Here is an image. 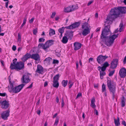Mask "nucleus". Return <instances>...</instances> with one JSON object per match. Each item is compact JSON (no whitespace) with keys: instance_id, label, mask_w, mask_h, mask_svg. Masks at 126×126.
Returning a JSON list of instances; mask_svg holds the SVG:
<instances>
[{"instance_id":"f257e3e1","label":"nucleus","mask_w":126,"mask_h":126,"mask_svg":"<svg viewBox=\"0 0 126 126\" xmlns=\"http://www.w3.org/2000/svg\"><path fill=\"white\" fill-rule=\"evenodd\" d=\"M126 13V7L119 6L112 8L109 14L107 16L106 21L105 22V27L102 31L101 38L105 44L110 47L112 46L114 43V40L118 37V34H114L110 37L107 36L111 34L110 25L112 21L115 19L119 17L121 13Z\"/></svg>"},{"instance_id":"f03ea898","label":"nucleus","mask_w":126,"mask_h":126,"mask_svg":"<svg viewBox=\"0 0 126 126\" xmlns=\"http://www.w3.org/2000/svg\"><path fill=\"white\" fill-rule=\"evenodd\" d=\"M107 85L110 92L112 93V99L113 100L115 98V94L116 88V84L115 82L110 79V78H107Z\"/></svg>"},{"instance_id":"7ed1b4c3","label":"nucleus","mask_w":126,"mask_h":126,"mask_svg":"<svg viewBox=\"0 0 126 126\" xmlns=\"http://www.w3.org/2000/svg\"><path fill=\"white\" fill-rule=\"evenodd\" d=\"M17 60L16 58H15L13 61V63H11L10 66L11 69H15L17 71L24 69V63L20 61L19 62H17L16 63V62Z\"/></svg>"},{"instance_id":"20e7f679","label":"nucleus","mask_w":126,"mask_h":126,"mask_svg":"<svg viewBox=\"0 0 126 126\" xmlns=\"http://www.w3.org/2000/svg\"><path fill=\"white\" fill-rule=\"evenodd\" d=\"M54 41L53 40H50L47 41L43 44L42 43H40L38 45V47L40 48H42L43 49L46 51L47 49L49 48L54 44Z\"/></svg>"},{"instance_id":"39448f33","label":"nucleus","mask_w":126,"mask_h":126,"mask_svg":"<svg viewBox=\"0 0 126 126\" xmlns=\"http://www.w3.org/2000/svg\"><path fill=\"white\" fill-rule=\"evenodd\" d=\"M24 84H21L18 86L13 87L12 89L10 90V92L13 93H16L19 92L25 86Z\"/></svg>"},{"instance_id":"423d86ee","label":"nucleus","mask_w":126,"mask_h":126,"mask_svg":"<svg viewBox=\"0 0 126 126\" xmlns=\"http://www.w3.org/2000/svg\"><path fill=\"white\" fill-rule=\"evenodd\" d=\"M31 74L27 73L24 75L21 78V81L23 83H27L31 81L29 76Z\"/></svg>"},{"instance_id":"0eeeda50","label":"nucleus","mask_w":126,"mask_h":126,"mask_svg":"<svg viewBox=\"0 0 126 126\" xmlns=\"http://www.w3.org/2000/svg\"><path fill=\"white\" fill-rule=\"evenodd\" d=\"M108 57V56L106 55L103 56L102 55H101L97 57V61L99 63L101 64L104 61H105Z\"/></svg>"},{"instance_id":"6e6552de","label":"nucleus","mask_w":126,"mask_h":126,"mask_svg":"<svg viewBox=\"0 0 126 126\" xmlns=\"http://www.w3.org/2000/svg\"><path fill=\"white\" fill-rule=\"evenodd\" d=\"M80 24V22H76L69 26L65 27V28L67 29H72L78 27L79 26Z\"/></svg>"},{"instance_id":"1a4fd4ad","label":"nucleus","mask_w":126,"mask_h":126,"mask_svg":"<svg viewBox=\"0 0 126 126\" xmlns=\"http://www.w3.org/2000/svg\"><path fill=\"white\" fill-rule=\"evenodd\" d=\"M10 112L9 109L2 112L1 115L2 118L5 120L7 119L9 115Z\"/></svg>"},{"instance_id":"9d476101","label":"nucleus","mask_w":126,"mask_h":126,"mask_svg":"<svg viewBox=\"0 0 126 126\" xmlns=\"http://www.w3.org/2000/svg\"><path fill=\"white\" fill-rule=\"evenodd\" d=\"M0 103L1 105V108L4 109H7L9 105L8 102L6 100L0 102Z\"/></svg>"},{"instance_id":"9b49d317","label":"nucleus","mask_w":126,"mask_h":126,"mask_svg":"<svg viewBox=\"0 0 126 126\" xmlns=\"http://www.w3.org/2000/svg\"><path fill=\"white\" fill-rule=\"evenodd\" d=\"M118 60L117 59H113L111 63L110 68L112 69L115 68L117 67Z\"/></svg>"},{"instance_id":"f8f14e48","label":"nucleus","mask_w":126,"mask_h":126,"mask_svg":"<svg viewBox=\"0 0 126 126\" xmlns=\"http://www.w3.org/2000/svg\"><path fill=\"white\" fill-rule=\"evenodd\" d=\"M119 74L121 78H124L126 76V69L124 67L121 68L120 70Z\"/></svg>"},{"instance_id":"ddd939ff","label":"nucleus","mask_w":126,"mask_h":126,"mask_svg":"<svg viewBox=\"0 0 126 126\" xmlns=\"http://www.w3.org/2000/svg\"><path fill=\"white\" fill-rule=\"evenodd\" d=\"M76 9L74 6L73 5L71 6H69L65 8L64 11L66 13H68L73 11Z\"/></svg>"},{"instance_id":"4468645a","label":"nucleus","mask_w":126,"mask_h":126,"mask_svg":"<svg viewBox=\"0 0 126 126\" xmlns=\"http://www.w3.org/2000/svg\"><path fill=\"white\" fill-rule=\"evenodd\" d=\"M30 58L35 61H39L40 60V56L38 53L33 54H30Z\"/></svg>"},{"instance_id":"2eb2a0df","label":"nucleus","mask_w":126,"mask_h":126,"mask_svg":"<svg viewBox=\"0 0 126 126\" xmlns=\"http://www.w3.org/2000/svg\"><path fill=\"white\" fill-rule=\"evenodd\" d=\"M73 32L72 31H67L65 33L64 35L67 36L69 39L71 40L73 36Z\"/></svg>"},{"instance_id":"dca6fc26","label":"nucleus","mask_w":126,"mask_h":126,"mask_svg":"<svg viewBox=\"0 0 126 126\" xmlns=\"http://www.w3.org/2000/svg\"><path fill=\"white\" fill-rule=\"evenodd\" d=\"M30 58V54L27 53L24 55L21 58L22 61V62L24 63V62L29 58Z\"/></svg>"},{"instance_id":"f3484780","label":"nucleus","mask_w":126,"mask_h":126,"mask_svg":"<svg viewBox=\"0 0 126 126\" xmlns=\"http://www.w3.org/2000/svg\"><path fill=\"white\" fill-rule=\"evenodd\" d=\"M81 44L77 42H75L74 44L75 50H77L80 49L81 46Z\"/></svg>"},{"instance_id":"a211bd4d","label":"nucleus","mask_w":126,"mask_h":126,"mask_svg":"<svg viewBox=\"0 0 126 126\" xmlns=\"http://www.w3.org/2000/svg\"><path fill=\"white\" fill-rule=\"evenodd\" d=\"M82 32V35L84 36H86L90 33V29H83Z\"/></svg>"},{"instance_id":"6ab92c4d","label":"nucleus","mask_w":126,"mask_h":126,"mask_svg":"<svg viewBox=\"0 0 126 126\" xmlns=\"http://www.w3.org/2000/svg\"><path fill=\"white\" fill-rule=\"evenodd\" d=\"M43 71V68L42 66L40 65L37 66V69L36 72L39 74L41 73Z\"/></svg>"},{"instance_id":"aec40b11","label":"nucleus","mask_w":126,"mask_h":126,"mask_svg":"<svg viewBox=\"0 0 126 126\" xmlns=\"http://www.w3.org/2000/svg\"><path fill=\"white\" fill-rule=\"evenodd\" d=\"M81 28L82 29H89V26L87 22H85L83 23Z\"/></svg>"},{"instance_id":"412c9836","label":"nucleus","mask_w":126,"mask_h":126,"mask_svg":"<svg viewBox=\"0 0 126 126\" xmlns=\"http://www.w3.org/2000/svg\"><path fill=\"white\" fill-rule=\"evenodd\" d=\"M95 102V99L94 98H93L91 101V106L93 108H95L96 107L94 102Z\"/></svg>"},{"instance_id":"4be33fe9","label":"nucleus","mask_w":126,"mask_h":126,"mask_svg":"<svg viewBox=\"0 0 126 126\" xmlns=\"http://www.w3.org/2000/svg\"><path fill=\"white\" fill-rule=\"evenodd\" d=\"M60 76L61 75L59 74L55 75L53 78V81H58V80L59 79V78Z\"/></svg>"},{"instance_id":"5701e85b","label":"nucleus","mask_w":126,"mask_h":126,"mask_svg":"<svg viewBox=\"0 0 126 126\" xmlns=\"http://www.w3.org/2000/svg\"><path fill=\"white\" fill-rule=\"evenodd\" d=\"M55 52L56 53V55L58 57H60V56L61 54L60 53L61 52V50L59 49H57L55 50Z\"/></svg>"},{"instance_id":"b1692460","label":"nucleus","mask_w":126,"mask_h":126,"mask_svg":"<svg viewBox=\"0 0 126 126\" xmlns=\"http://www.w3.org/2000/svg\"><path fill=\"white\" fill-rule=\"evenodd\" d=\"M114 122L115 126H118L120 125L119 122V118L118 117L117 119L116 120L115 119H114Z\"/></svg>"},{"instance_id":"393cba45","label":"nucleus","mask_w":126,"mask_h":126,"mask_svg":"<svg viewBox=\"0 0 126 126\" xmlns=\"http://www.w3.org/2000/svg\"><path fill=\"white\" fill-rule=\"evenodd\" d=\"M68 39L67 37V36H65V35L63 37L62 42L63 44H66L68 41Z\"/></svg>"},{"instance_id":"a878e982","label":"nucleus","mask_w":126,"mask_h":126,"mask_svg":"<svg viewBox=\"0 0 126 126\" xmlns=\"http://www.w3.org/2000/svg\"><path fill=\"white\" fill-rule=\"evenodd\" d=\"M52 60V59L51 58L49 57L45 59L44 60V62L45 63H49L50 61Z\"/></svg>"},{"instance_id":"bb28decb","label":"nucleus","mask_w":126,"mask_h":126,"mask_svg":"<svg viewBox=\"0 0 126 126\" xmlns=\"http://www.w3.org/2000/svg\"><path fill=\"white\" fill-rule=\"evenodd\" d=\"M53 87L56 88H58L59 85L58 81H53Z\"/></svg>"},{"instance_id":"cd10ccee","label":"nucleus","mask_w":126,"mask_h":126,"mask_svg":"<svg viewBox=\"0 0 126 126\" xmlns=\"http://www.w3.org/2000/svg\"><path fill=\"white\" fill-rule=\"evenodd\" d=\"M121 106L124 107L125 105V98L124 96H123L121 98Z\"/></svg>"},{"instance_id":"c85d7f7f","label":"nucleus","mask_w":126,"mask_h":126,"mask_svg":"<svg viewBox=\"0 0 126 126\" xmlns=\"http://www.w3.org/2000/svg\"><path fill=\"white\" fill-rule=\"evenodd\" d=\"M55 34V31L53 29H50L49 31V34L50 36L52 35Z\"/></svg>"},{"instance_id":"c756f323","label":"nucleus","mask_w":126,"mask_h":126,"mask_svg":"<svg viewBox=\"0 0 126 126\" xmlns=\"http://www.w3.org/2000/svg\"><path fill=\"white\" fill-rule=\"evenodd\" d=\"M106 91L107 90L106 89V85L103 83L102 84V93H103L104 92Z\"/></svg>"},{"instance_id":"7c9ffc66","label":"nucleus","mask_w":126,"mask_h":126,"mask_svg":"<svg viewBox=\"0 0 126 126\" xmlns=\"http://www.w3.org/2000/svg\"><path fill=\"white\" fill-rule=\"evenodd\" d=\"M68 82L67 80H63L62 82V86L64 87H65L67 85Z\"/></svg>"},{"instance_id":"2f4dec72","label":"nucleus","mask_w":126,"mask_h":126,"mask_svg":"<svg viewBox=\"0 0 126 126\" xmlns=\"http://www.w3.org/2000/svg\"><path fill=\"white\" fill-rule=\"evenodd\" d=\"M106 74L105 73V72L101 71H100V79H102L103 78V76H104Z\"/></svg>"},{"instance_id":"473e14b6","label":"nucleus","mask_w":126,"mask_h":126,"mask_svg":"<svg viewBox=\"0 0 126 126\" xmlns=\"http://www.w3.org/2000/svg\"><path fill=\"white\" fill-rule=\"evenodd\" d=\"M65 27H63L59 29L58 30V31L60 33H63L64 32Z\"/></svg>"},{"instance_id":"72a5a7b5","label":"nucleus","mask_w":126,"mask_h":126,"mask_svg":"<svg viewBox=\"0 0 126 126\" xmlns=\"http://www.w3.org/2000/svg\"><path fill=\"white\" fill-rule=\"evenodd\" d=\"M26 20H27V18L26 17H25L24 18V19L23 20V23L20 26V28L21 29L22 28V27L25 24V23H26Z\"/></svg>"},{"instance_id":"f704fd0d","label":"nucleus","mask_w":126,"mask_h":126,"mask_svg":"<svg viewBox=\"0 0 126 126\" xmlns=\"http://www.w3.org/2000/svg\"><path fill=\"white\" fill-rule=\"evenodd\" d=\"M124 25L122 23H121L119 25V27H120L119 29V31L120 32H121L123 28Z\"/></svg>"},{"instance_id":"c9c22d12","label":"nucleus","mask_w":126,"mask_h":126,"mask_svg":"<svg viewBox=\"0 0 126 126\" xmlns=\"http://www.w3.org/2000/svg\"><path fill=\"white\" fill-rule=\"evenodd\" d=\"M109 65V64L107 62H106L103 64V66L106 68Z\"/></svg>"},{"instance_id":"e433bc0d","label":"nucleus","mask_w":126,"mask_h":126,"mask_svg":"<svg viewBox=\"0 0 126 126\" xmlns=\"http://www.w3.org/2000/svg\"><path fill=\"white\" fill-rule=\"evenodd\" d=\"M59 120V118L58 117H56V120H55V123L54 124V125L55 126H56L57 125Z\"/></svg>"},{"instance_id":"4c0bfd02","label":"nucleus","mask_w":126,"mask_h":126,"mask_svg":"<svg viewBox=\"0 0 126 126\" xmlns=\"http://www.w3.org/2000/svg\"><path fill=\"white\" fill-rule=\"evenodd\" d=\"M9 84H10V87L11 88V89L14 87V83H12L11 82V81L9 82Z\"/></svg>"},{"instance_id":"58836bf2","label":"nucleus","mask_w":126,"mask_h":126,"mask_svg":"<svg viewBox=\"0 0 126 126\" xmlns=\"http://www.w3.org/2000/svg\"><path fill=\"white\" fill-rule=\"evenodd\" d=\"M18 39L17 41H18L20 42L21 40V36L20 34L19 33H18Z\"/></svg>"},{"instance_id":"ea45409f","label":"nucleus","mask_w":126,"mask_h":126,"mask_svg":"<svg viewBox=\"0 0 126 126\" xmlns=\"http://www.w3.org/2000/svg\"><path fill=\"white\" fill-rule=\"evenodd\" d=\"M114 72L115 70H113L112 71H110L109 74V76H111L113 75L114 73Z\"/></svg>"},{"instance_id":"a19ab883","label":"nucleus","mask_w":126,"mask_h":126,"mask_svg":"<svg viewBox=\"0 0 126 126\" xmlns=\"http://www.w3.org/2000/svg\"><path fill=\"white\" fill-rule=\"evenodd\" d=\"M45 39L42 38H40L39 39V42H43L45 41Z\"/></svg>"},{"instance_id":"79ce46f5","label":"nucleus","mask_w":126,"mask_h":126,"mask_svg":"<svg viewBox=\"0 0 126 126\" xmlns=\"http://www.w3.org/2000/svg\"><path fill=\"white\" fill-rule=\"evenodd\" d=\"M6 95V97H7V95L6 93H0V96H5Z\"/></svg>"},{"instance_id":"37998d69","label":"nucleus","mask_w":126,"mask_h":126,"mask_svg":"<svg viewBox=\"0 0 126 126\" xmlns=\"http://www.w3.org/2000/svg\"><path fill=\"white\" fill-rule=\"evenodd\" d=\"M59 62L58 60H56L54 59L53 60V62L52 63L53 64H55V63H59Z\"/></svg>"},{"instance_id":"c03bdc74","label":"nucleus","mask_w":126,"mask_h":126,"mask_svg":"<svg viewBox=\"0 0 126 126\" xmlns=\"http://www.w3.org/2000/svg\"><path fill=\"white\" fill-rule=\"evenodd\" d=\"M37 32V29H34L33 30V33L34 34L36 35Z\"/></svg>"},{"instance_id":"a18cd8bd","label":"nucleus","mask_w":126,"mask_h":126,"mask_svg":"<svg viewBox=\"0 0 126 126\" xmlns=\"http://www.w3.org/2000/svg\"><path fill=\"white\" fill-rule=\"evenodd\" d=\"M51 93L50 92H49L47 93L46 96V97L47 98H49V96L50 94Z\"/></svg>"},{"instance_id":"49530a36","label":"nucleus","mask_w":126,"mask_h":126,"mask_svg":"<svg viewBox=\"0 0 126 126\" xmlns=\"http://www.w3.org/2000/svg\"><path fill=\"white\" fill-rule=\"evenodd\" d=\"M56 14V13L55 12H54L51 15V17L52 18H54V17L55 16Z\"/></svg>"},{"instance_id":"de8ad7c7","label":"nucleus","mask_w":126,"mask_h":126,"mask_svg":"<svg viewBox=\"0 0 126 126\" xmlns=\"http://www.w3.org/2000/svg\"><path fill=\"white\" fill-rule=\"evenodd\" d=\"M94 113H95V114L96 115H98V112L97 110H96L95 109V108H94Z\"/></svg>"},{"instance_id":"09e8293b","label":"nucleus","mask_w":126,"mask_h":126,"mask_svg":"<svg viewBox=\"0 0 126 126\" xmlns=\"http://www.w3.org/2000/svg\"><path fill=\"white\" fill-rule=\"evenodd\" d=\"M62 107L63 106V105L64 104V100L63 98H62Z\"/></svg>"},{"instance_id":"8fccbe9b","label":"nucleus","mask_w":126,"mask_h":126,"mask_svg":"<svg viewBox=\"0 0 126 126\" xmlns=\"http://www.w3.org/2000/svg\"><path fill=\"white\" fill-rule=\"evenodd\" d=\"M106 68L103 67V66L101 68V71L104 72V71L106 70Z\"/></svg>"},{"instance_id":"3c124183","label":"nucleus","mask_w":126,"mask_h":126,"mask_svg":"<svg viewBox=\"0 0 126 126\" xmlns=\"http://www.w3.org/2000/svg\"><path fill=\"white\" fill-rule=\"evenodd\" d=\"M82 96V94L81 93H79L78 94L76 98H78V97L81 96Z\"/></svg>"},{"instance_id":"603ef678","label":"nucleus","mask_w":126,"mask_h":126,"mask_svg":"<svg viewBox=\"0 0 126 126\" xmlns=\"http://www.w3.org/2000/svg\"><path fill=\"white\" fill-rule=\"evenodd\" d=\"M12 49L13 51H15L16 49V46L15 45H13L12 47Z\"/></svg>"},{"instance_id":"864d4df0","label":"nucleus","mask_w":126,"mask_h":126,"mask_svg":"<svg viewBox=\"0 0 126 126\" xmlns=\"http://www.w3.org/2000/svg\"><path fill=\"white\" fill-rule=\"evenodd\" d=\"M34 19V18H32L29 21V23H32Z\"/></svg>"},{"instance_id":"5fc2aeb1","label":"nucleus","mask_w":126,"mask_h":126,"mask_svg":"<svg viewBox=\"0 0 126 126\" xmlns=\"http://www.w3.org/2000/svg\"><path fill=\"white\" fill-rule=\"evenodd\" d=\"M33 83L32 82L30 85L27 88V89H30L31 88H32V84H33Z\"/></svg>"},{"instance_id":"6e6d98bb","label":"nucleus","mask_w":126,"mask_h":126,"mask_svg":"<svg viewBox=\"0 0 126 126\" xmlns=\"http://www.w3.org/2000/svg\"><path fill=\"white\" fill-rule=\"evenodd\" d=\"M122 124L124 126H126V122L124 121H123L122 122Z\"/></svg>"},{"instance_id":"4d7b16f0","label":"nucleus","mask_w":126,"mask_h":126,"mask_svg":"<svg viewBox=\"0 0 126 126\" xmlns=\"http://www.w3.org/2000/svg\"><path fill=\"white\" fill-rule=\"evenodd\" d=\"M48 85V83L47 81H45L44 83V86L45 87L46 86Z\"/></svg>"},{"instance_id":"13d9d810","label":"nucleus","mask_w":126,"mask_h":126,"mask_svg":"<svg viewBox=\"0 0 126 126\" xmlns=\"http://www.w3.org/2000/svg\"><path fill=\"white\" fill-rule=\"evenodd\" d=\"M56 102L57 103H58L59 102V99L58 98V97L57 96L56 97Z\"/></svg>"},{"instance_id":"bf43d9fd","label":"nucleus","mask_w":126,"mask_h":126,"mask_svg":"<svg viewBox=\"0 0 126 126\" xmlns=\"http://www.w3.org/2000/svg\"><path fill=\"white\" fill-rule=\"evenodd\" d=\"M93 1H90L88 3L87 6H89L93 2Z\"/></svg>"},{"instance_id":"052dcab7","label":"nucleus","mask_w":126,"mask_h":126,"mask_svg":"<svg viewBox=\"0 0 126 126\" xmlns=\"http://www.w3.org/2000/svg\"><path fill=\"white\" fill-rule=\"evenodd\" d=\"M93 59L92 58H90L89 59V62L90 63L91 61H93Z\"/></svg>"},{"instance_id":"680f3d73","label":"nucleus","mask_w":126,"mask_h":126,"mask_svg":"<svg viewBox=\"0 0 126 126\" xmlns=\"http://www.w3.org/2000/svg\"><path fill=\"white\" fill-rule=\"evenodd\" d=\"M76 69H78L79 67V63L78 62L76 63Z\"/></svg>"},{"instance_id":"e2e57ef3","label":"nucleus","mask_w":126,"mask_h":126,"mask_svg":"<svg viewBox=\"0 0 126 126\" xmlns=\"http://www.w3.org/2000/svg\"><path fill=\"white\" fill-rule=\"evenodd\" d=\"M9 1H8L7 2H6L5 4V7L6 8H8V5Z\"/></svg>"},{"instance_id":"0e129e2a","label":"nucleus","mask_w":126,"mask_h":126,"mask_svg":"<svg viewBox=\"0 0 126 126\" xmlns=\"http://www.w3.org/2000/svg\"><path fill=\"white\" fill-rule=\"evenodd\" d=\"M59 18L60 17L59 16H56L55 18V20H56L57 21L58 20Z\"/></svg>"},{"instance_id":"69168bd1","label":"nucleus","mask_w":126,"mask_h":126,"mask_svg":"<svg viewBox=\"0 0 126 126\" xmlns=\"http://www.w3.org/2000/svg\"><path fill=\"white\" fill-rule=\"evenodd\" d=\"M124 63V64H125L126 62V56L125 57L124 61H123Z\"/></svg>"},{"instance_id":"338daca9","label":"nucleus","mask_w":126,"mask_h":126,"mask_svg":"<svg viewBox=\"0 0 126 126\" xmlns=\"http://www.w3.org/2000/svg\"><path fill=\"white\" fill-rule=\"evenodd\" d=\"M41 113V111L40 110L37 111V113L38 115H40Z\"/></svg>"},{"instance_id":"774afa93","label":"nucleus","mask_w":126,"mask_h":126,"mask_svg":"<svg viewBox=\"0 0 126 126\" xmlns=\"http://www.w3.org/2000/svg\"><path fill=\"white\" fill-rule=\"evenodd\" d=\"M58 113H55L53 117V118H54L56 117Z\"/></svg>"}]
</instances>
